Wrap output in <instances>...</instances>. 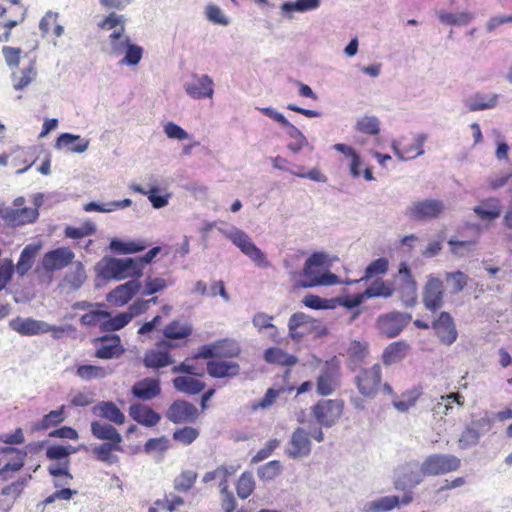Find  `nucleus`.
<instances>
[{
  "label": "nucleus",
  "instance_id": "f257e3e1",
  "mask_svg": "<svg viewBox=\"0 0 512 512\" xmlns=\"http://www.w3.org/2000/svg\"><path fill=\"white\" fill-rule=\"evenodd\" d=\"M325 258L320 253L312 254L305 262L296 286L301 288H311L316 286H329L338 283V277L325 270Z\"/></svg>",
  "mask_w": 512,
  "mask_h": 512
},
{
  "label": "nucleus",
  "instance_id": "f03ea898",
  "mask_svg": "<svg viewBox=\"0 0 512 512\" xmlns=\"http://www.w3.org/2000/svg\"><path fill=\"white\" fill-rule=\"evenodd\" d=\"M97 267L104 279L123 280L129 277L138 279L142 276L138 262L134 258L104 257Z\"/></svg>",
  "mask_w": 512,
  "mask_h": 512
},
{
  "label": "nucleus",
  "instance_id": "7ed1b4c3",
  "mask_svg": "<svg viewBox=\"0 0 512 512\" xmlns=\"http://www.w3.org/2000/svg\"><path fill=\"white\" fill-rule=\"evenodd\" d=\"M111 44V53L118 56L126 50L121 64L137 65L143 56V48L139 45L132 44L130 38L125 35V27L121 30H116L109 35Z\"/></svg>",
  "mask_w": 512,
  "mask_h": 512
},
{
  "label": "nucleus",
  "instance_id": "20e7f679",
  "mask_svg": "<svg viewBox=\"0 0 512 512\" xmlns=\"http://www.w3.org/2000/svg\"><path fill=\"white\" fill-rule=\"evenodd\" d=\"M179 344L169 341L160 340L155 344L154 348L145 351L143 356V365L148 369L159 370L168 367L174 363L171 350Z\"/></svg>",
  "mask_w": 512,
  "mask_h": 512
},
{
  "label": "nucleus",
  "instance_id": "39448f33",
  "mask_svg": "<svg viewBox=\"0 0 512 512\" xmlns=\"http://www.w3.org/2000/svg\"><path fill=\"white\" fill-rule=\"evenodd\" d=\"M461 461L452 454L436 453L425 458L421 465L424 476H438L459 469Z\"/></svg>",
  "mask_w": 512,
  "mask_h": 512
},
{
  "label": "nucleus",
  "instance_id": "423d86ee",
  "mask_svg": "<svg viewBox=\"0 0 512 512\" xmlns=\"http://www.w3.org/2000/svg\"><path fill=\"white\" fill-rule=\"evenodd\" d=\"M411 319V314L407 312L392 311L379 315L375 326L381 335L394 338L404 330Z\"/></svg>",
  "mask_w": 512,
  "mask_h": 512
},
{
  "label": "nucleus",
  "instance_id": "0eeeda50",
  "mask_svg": "<svg viewBox=\"0 0 512 512\" xmlns=\"http://www.w3.org/2000/svg\"><path fill=\"white\" fill-rule=\"evenodd\" d=\"M445 210V204L439 199H424L413 202L406 209V216L416 222L437 219Z\"/></svg>",
  "mask_w": 512,
  "mask_h": 512
},
{
  "label": "nucleus",
  "instance_id": "6e6552de",
  "mask_svg": "<svg viewBox=\"0 0 512 512\" xmlns=\"http://www.w3.org/2000/svg\"><path fill=\"white\" fill-rule=\"evenodd\" d=\"M382 368L379 364L361 369L355 377L359 393L366 398L376 396L381 388Z\"/></svg>",
  "mask_w": 512,
  "mask_h": 512
},
{
  "label": "nucleus",
  "instance_id": "1a4fd4ad",
  "mask_svg": "<svg viewBox=\"0 0 512 512\" xmlns=\"http://www.w3.org/2000/svg\"><path fill=\"white\" fill-rule=\"evenodd\" d=\"M381 389L384 395L391 397L394 408L400 413H405L414 407L418 399L423 395V386L420 384L405 390L399 396L394 392L389 383H384Z\"/></svg>",
  "mask_w": 512,
  "mask_h": 512
},
{
  "label": "nucleus",
  "instance_id": "9d476101",
  "mask_svg": "<svg viewBox=\"0 0 512 512\" xmlns=\"http://www.w3.org/2000/svg\"><path fill=\"white\" fill-rule=\"evenodd\" d=\"M445 295L444 282L439 277L429 275L423 287L422 300L425 308L431 312L443 306Z\"/></svg>",
  "mask_w": 512,
  "mask_h": 512
},
{
  "label": "nucleus",
  "instance_id": "9b49d317",
  "mask_svg": "<svg viewBox=\"0 0 512 512\" xmlns=\"http://www.w3.org/2000/svg\"><path fill=\"white\" fill-rule=\"evenodd\" d=\"M109 334L93 339L95 346V357L99 359L119 358L124 354L125 348L121 343V338L117 334L108 332Z\"/></svg>",
  "mask_w": 512,
  "mask_h": 512
},
{
  "label": "nucleus",
  "instance_id": "f8f14e48",
  "mask_svg": "<svg viewBox=\"0 0 512 512\" xmlns=\"http://www.w3.org/2000/svg\"><path fill=\"white\" fill-rule=\"evenodd\" d=\"M230 240L242 253L249 257L257 266L267 268L270 262L265 254L252 242L251 238L241 230H237L229 236Z\"/></svg>",
  "mask_w": 512,
  "mask_h": 512
},
{
  "label": "nucleus",
  "instance_id": "ddd939ff",
  "mask_svg": "<svg viewBox=\"0 0 512 512\" xmlns=\"http://www.w3.org/2000/svg\"><path fill=\"white\" fill-rule=\"evenodd\" d=\"M340 368L333 363H326L316 381V391L321 396L332 394L339 385Z\"/></svg>",
  "mask_w": 512,
  "mask_h": 512
},
{
  "label": "nucleus",
  "instance_id": "4468645a",
  "mask_svg": "<svg viewBox=\"0 0 512 512\" xmlns=\"http://www.w3.org/2000/svg\"><path fill=\"white\" fill-rule=\"evenodd\" d=\"M80 324L82 326H99L101 332H114L120 330L113 323L114 316L106 310H90L80 317Z\"/></svg>",
  "mask_w": 512,
  "mask_h": 512
},
{
  "label": "nucleus",
  "instance_id": "2eb2a0df",
  "mask_svg": "<svg viewBox=\"0 0 512 512\" xmlns=\"http://www.w3.org/2000/svg\"><path fill=\"white\" fill-rule=\"evenodd\" d=\"M490 425V418H479L471 421L459 438V446L462 449L475 446L479 442L481 435L490 429Z\"/></svg>",
  "mask_w": 512,
  "mask_h": 512
},
{
  "label": "nucleus",
  "instance_id": "dca6fc26",
  "mask_svg": "<svg viewBox=\"0 0 512 512\" xmlns=\"http://www.w3.org/2000/svg\"><path fill=\"white\" fill-rule=\"evenodd\" d=\"M315 320L303 312L291 315L288 321L289 336L295 341H301L315 329Z\"/></svg>",
  "mask_w": 512,
  "mask_h": 512
},
{
  "label": "nucleus",
  "instance_id": "f3484780",
  "mask_svg": "<svg viewBox=\"0 0 512 512\" xmlns=\"http://www.w3.org/2000/svg\"><path fill=\"white\" fill-rule=\"evenodd\" d=\"M312 444L306 433V428L298 427L292 433L289 447L285 450L291 459L307 457L311 453Z\"/></svg>",
  "mask_w": 512,
  "mask_h": 512
},
{
  "label": "nucleus",
  "instance_id": "a211bd4d",
  "mask_svg": "<svg viewBox=\"0 0 512 512\" xmlns=\"http://www.w3.org/2000/svg\"><path fill=\"white\" fill-rule=\"evenodd\" d=\"M440 342L451 345L457 339V330L451 315L448 312H441L438 318L432 323Z\"/></svg>",
  "mask_w": 512,
  "mask_h": 512
},
{
  "label": "nucleus",
  "instance_id": "6ab92c4d",
  "mask_svg": "<svg viewBox=\"0 0 512 512\" xmlns=\"http://www.w3.org/2000/svg\"><path fill=\"white\" fill-rule=\"evenodd\" d=\"M74 257V253L69 248L60 247L47 252L43 257L42 265L46 271L61 270L69 265Z\"/></svg>",
  "mask_w": 512,
  "mask_h": 512
},
{
  "label": "nucleus",
  "instance_id": "aec40b11",
  "mask_svg": "<svg viewBox=\"0 0 512 512\" xmlns=\"http://www.w3.org/2000/svg\"><path fill=\"white\" fill-rule=\"evenodd\" d=\"M185 91L194 99L212 98L214 82L208 75L194 74L192 80L185 84Z\"/></svg>",
  "mask_w": 512,
  "mask_h": 512
},
{
  "label": "nucleus",
  "instance_id": "412c9836",
  "mask_svg": "<svg viewBox=\"0 0 512 512\" xmlns=\"http://www.w3.org/2000/svg\"><path fill=\"white\" fill-rule=\"evenodd\" d=\"M392 148L395 155L403 161L415 159L424 153L423 139L421 137L403 138L398 142H394Z\"/></svg>",
  "mask_w": 512,
  "mask_h": 512
},
{
  "label": "nucleus",
  "instance_id": "4be33fe9",
  "mask_svg": "<svg viewBox=\"0 0 512 512\" xmlns=\"http://www.w3.org/2000/svg\"><path fill=\"white\" fill-rule=\"evenodd\" d=\"M141 284L137 280H130L115 287L108 295L107 301L116 307L126 305L139 291Z\"/></svg>",
  "mask_w": 512,
  "mask_h": 512
},
{
  "label": "nucleus",
  "instance_id": "5701e85b",
  "mask_svg": "<svg viewBox=\"0 0 512 512\" xmlns=\"http://www.w3.org/2000/svg\"><path fill=\"white\" fill-rule=\"evenodd\" d=\"M122 442H103L100 445L93 447L92 453L97 461L103 462L107 465L117 464L119 457L113 452H124L121 445Z\"/></svg>",
  "mask_w": 512,
  "mask_h": 512
},
{
  "label": "nucleus",
  "instance_id": "b1692460",
  "mask_svg": "<svg viewBox=\"0 0 512 512\" xmlns=\"http://www.w3.org/2000/svg\"><path fill=\"white\" fill-rule=\"evenodd\" d=\"M131 392L138 399L151 400L160 394V382L158 379L144 378L132 386Z\"/></svg>",
  "mask_w": 512,
  "mask_h": 512
},
{
  "label": "nucleus",
  "instance_id": "393cba45",
  "mask_svg": "<svg viewBox=\"0 0 512 512\" xmlns=\"http://www.w3.org/2000/svg\"><path fill=\"white\" fill-rule=\"evenodd\" d=\"M91 434L104 442H122V435L110 423L94 420L91 422Z\"/></svg>",
  "mask_w": 512,
  "mask_h": 512
},
{
  "label": "nucleus",
  "instance_id": "a878e982",
  "mask_svg": "<svg viewBox=\"0 0 512 512\" xmlns=\"http://www.w3.org/2000/svg\"><path fill=\"white\" fill-rule=\"evenodd\" d=\"M193 327L188 323H183L179 320H173L167 324L163 329L164 340L174 342V340H183L186 344L187 339L192 335Z\"/></svg>",
  "mask_w": 512,
  "mask_h": 512
},
{
  "label": "nucleus",
  "instance_id": "bb28decb",
  "mask_svg": "<svg viewBox=\"0 0 512 512\" xmlns=\"http://www.w3.org/2000/svg\"><path fill=\"white\" fill-rule=\"evenodd\" d=\"M410 350V345L401 340L389 344L382 353V362L390 366L402 361Z\"/></svg>",
  "mask_w": 512,
  "mask_h": 512
},
{
  "label": "nucleus",
  "instance_id": "cd10ccee",
  "mask_svg": "<svg viewBox=\"0 0 512 512\" xmlns=\"http://www.w3.org/2000/svg\"><path fill=\"white\" fill-rule=\"evenodd\" d=\"M10 327L12 330L16 331L20 335L32 336L44 334V322L27 318H16L10 322Z\"/></svg>",
  "mask_w": 512,
  "mask_h": 512
},
{
  "label": "nucleus",
  "instance_id": "c85d7f7f",
  "mask_svg": "<svg viewBox=\"0 0 512 512\" xmlns=\"http://www.w3.org/2000/svg\"><path fill=\"white\" fill-rule=\"evenodd\" d=\"M207 371L211 377L224 378L237 375L240 367L238 363L233 361H209Z\"/></svg>",
  "mask_w": 512,
  "mask_h": 512
},
{
  "label": "nucleus",
  "instance_id": "c756f323",
  "mask_svg": "<svg viewBox=\"0 0 512 512\" xmlns=\"http://www.w3.org/2000/svg\"><path fill=\"white\" fill-rule=\"evenodd\" d=\"M147 310L148 302H145L143 299H138L129 306L127 312L116 314L114 316L113 323L116 327H120V329H122L127 326L134 317L146 312Z\"/></svg>",
  "mask_w": 512,
  "mask_h": 512
},
{
  "label": "nucleus",
  "instance_id": "7c9ffc66",
  "mask_svg": "<svg viewBox=\"0 0 512 512\" xmlns=\"http://www.w3.org/2000/svg\"><path fill=\"white\" fill-rule=\"evenodd\" d=\"M37 75L35 61H30L29 64L21 69H17L12 73V82L15 90H22L26 88Z\"/></svg>",
  "mask_w": 512,
  "mask_h": 512
},
{
  "label": "nucleus",
  "instance_id": "2f4dec72",
  "mask_svg": "<svg viewBox=\"0 0 512 512\" xmlns=\"http://www.w3.org/2000/svg\"><path fill=\"white\" fill-rule=\"evenodd\" d=\"M400 507V497L397 495L382 496L365 503V512H388Z\"/></svg>",
  "mask_w": 512,
  "mask_h": 512
},
{
  "label": "nucleus",
  "instance_id": "473e14b6",
  "mask_svg": "<svg viewBox=\"0 0 512 512\" xmlns=\"http://www.w3.org/2000/svg\"><path fill=\"white\" fill-rule=\"evenodd\" d=\"M474 213L484 221H492L501 215L500 201L497 198H488L482 205L473 208Z\"/></svg>",
  "mask_w": 512,
  "mask_h": 512
},
{
  "label": "nucleus",
  "instance_id": "72a5a7b5",
  "mask_svg": "<svg viewBox=\"0 0 512 512\" xmlns=\"http://www.w3.org/2000/svg\"><path fill=\"white\" fill-rule=\"evenodd\" d=\"M294 389L295 387L289 384L282 386L279 389L269 388L260 400L254 401L251 404V408L253 411L258 409H268L275 404L281 393H291Z\"/></svg>",
  "mask_w": 512,
  "mask_h": 512
},
{
  "label": "nucleus",
  "instance_id": "f704fd0d",
  "mask_svg": "<svg viewBox=\"0 0 512 512\" xmlns=\"http://www.w3.org/2000/svg\"><path fill=\"white\" fill-rule=\"evenodd\" d=\"M264 359L267 363L291 367L298 362V358L288 354L278 347H270L264 351Z\"/></svg>",
  "mask_w": 512,
  "mask_h": 512
},
{
  "label": "nucleus",
  "instance_id": "c9c22d12",
  "mask_svg": "<svg viewBox=\"0 0 512 512\" xmlns=\"http://www.w3.org/2000/svg\"><path fill=\"white\" fill-rule=\"evenodd\" d=\"M464 404V397L459 393H451L449 395L441 396L437 404L434 406L433 411L435 414L448 415L454 413V407H462Z\"/></svg>",
  "mask_w": 512,
  "mask_h": 512
},
{
  "label": "nucleus",
  "instance_id": "e433bc0d",
  "mask_svg": "<svg viewBox=\"0 0 512 512\" xmlns=\"http://www.w3.org/2000/svg\"><path fill=\"white\" fill-rule=\"evenodd\" d=\"M344 401L327 399L319 401L313 408L314 416H340L343 413Z\"/></svg>",
  "mask_w": 512,
  "mask_h": 512
},
{
  "label": "nucleus",
  "instance_id": "4c0bfd02",
  "mask_svg": "<svg viewBox=\"0 0 512 512\" xmlns=\"http://www.w3.org/2000/svg\"><path fill=\"white\" fill-rule=\"evenodd\" d=\"M37 217L38 211L30 207L13 209L6 215V219L13 226L32 223L37 219Z\"/></svg>",
  "mask_w": 512,
  "mask_h": 512
},
{
  "label": "nucleus",
  "instance_id": "58836bf2",
  "mask_svg": "<svg viewBox=\"0 0 512 512\" xmlns=\"http://www.w3.org/2000/svg\"><path fill=\"white\" fill-rule=\"evenodd\" d=\"M173 384L178 391L191 395L198 394L205 388L203 381L192 376H178L173 380Z\"/></svg>",
  "mask_w": 512,
  "mask_h": 512
},
{
  "label": "nucleus",
  "instance_id": "ea45409f",
  "mask_svg": "<svg viewBox=\"0 0 512 512\" xmlns=\"http://www.w3.org/2000/svg\"><path fill=\"white\" fill-rule=\"evenodd\" d=\"M394 287L391 282L384 281L381 278L374 280L369 287H367L363 293L366 299L370 298H389L394 293Z\"/></svg>",
  "mask_w": 512,
  "mask_h": 512
},
{
  "label": "nucleus",
  "instance_id": "a19ab883",
  "mask_svg": "<svg viewBox=\"0 0 512 512\" xmlns=\"http://www.w3.org/2000/svg\"><path fill=\"white\" fill-rule=\"evenodd\" d=\"M149 246L146 240H131L121 241L113 239L110 243V247L113 251L119 254H132L145 250Z\"/></svg>",
  "mask_w": 512,
  "mask_h": 512
},
{
  "label": "nucleus",
  "instance_id": "79ce46f5",
  "mask_svg": "<svg viewBox=\"0 0 512 512\" xmlns=\"http://www.w3.org/2000/svg\"><path fill=\"white\" fill-rule=\"evenodd\" d=\"M39 28L43 35H53L54 37H61L64 33V28L58 23V14L51 11L47 12L39 23Z\"/></svg>",
  "mask_w": 512,
  "mask_h": 512
},
{
  "label": "nucleus",
  "instance_id": "37998d69",
  "mask_svg": "<svg viewBox=\"0 0 512 512\" xmlns=\"http://www.w3.org/2000/svg\"><path fill=\"white\" fill-rule=\"evenodd\" d=\"M88 144L80 142V136L70 133L61 134L55 143L57 149H67L70 152L82 153L87 149Z\"/></svg>",
  "mask_w": 512,
  "mask_h": 512
},
{
  "label": "nucleus",
  "instance_id": "c03bdc74",
  "mask_svg": "<svg viewBox=\"0 0 512 512\" xmlns=\"http://www.w3.org/2000/svg\"><path fill=\"white\" fill-rule=\"evenodd\" d=\"M273 320L274 317L272 315H268L264 312H258L253 316L252 324L258 330V332H261L264 329H269V335L271 339L275 341L279 338V331L273 324Z\"/></svg>",
  "mask_w": 512,
  "mask_h": 512
},
{
  "label": "nucleus",
  "instance_id": "a18cd8bd",
  "mask_svg": "<svg viewBox=\"0 0 512 512\" xmlns=\"http://www.w3.org/2000/svg\"><path fill=\"white\" fill-rule=\"evenodd\" d=\"M38 249L39 247L36 245H27L22 250L16 264V271L19 275H25L32 268Z\"/></svg>",
  "mask_w": 512,
  "mask_h": 512
},
{
  "label": "nucleus",
  "instance_id": "49530a36",
  "mask_svg": "<svg viewBox=\"0 0 512 512\" xmlns=\"http://www.w3.org/2000/svg\"><path fill=\"white\" fill-rule=\"evenodd\" d=\"M422 471H409L403 473V475L397 477L394 481L396 490L405 491L412 489L419 485L423 481Z\"/></svg>",
  "mask_w": 512,
  "mask_h": 512
},
{
  "label": "nucleus",
  "instance_id": "de8ad7c7",
  "mask_svg": "<svg viewBox=\"0 0 512 512\" xmlns=\"http://www.w3.org/2000/svg\"><path fill=\"white\" fill-rule=\"evenodd\" d=\"M498 102V95L492 94L485 97L481 94H476L474 98L466 102V106L470 111H479L494 108Z\"/></svg>",
  "mask_w": 512,
  "mask_h": 512
},
{
  "label": "nucleus",
  "instance_id": "09e8293b",
  "mask_svg": "<svg viewBox=\"0 0 512 512\" xmlns=\"http://www.w3.org/2000/svg\"><path fill=\"white\" fill-rule=\"evenodd\" d=\"M282 471V464L279 460H272L258 467L257 476L263 482L274 480Z\"/></svg>",
  "mask_w": 512,
  "mask_h": 512
},
{
  "label": "nucleus",
  "instance_id": "8fccbe9b",
  "mask_svg": "<svg viewBox=\"0 0 512 512\" xmlns=\"http://www.w3.org/2000/svg\"><path fill=\"white\" fill-rule=\"evenodd\" d=\"M254 489L255 481L252 472H243L236 485L237 495L241 499H247L253 493Z\"/></svg>",
  "mask_w": 512,
  "mask_h": 512
},
{
  "label": "nucleus",
  "instance_id": "3c124183",
  "mask_svg": "<svg viewBox=\"0 0 512 512\" xmlns=\"http://www.w3.org/2000/svg\"><path fill=\"white\" fill-rule=\"evenodd\" d=\"M355 128L362 134L375 136L380 132V121L375 116H363L357 121Z\"/></svg>",
  "mask_w": 512,
  "mask_h": 512
},
{
  "label": "nucleus",
  "instance_id": "603ef678",
  "mask_svg": "<svg viewBox=\"0 0 512 512\" xmlns=\"http://www.w3.org/2000/svg\"><path fill=\"white\" fill-rule=\"evenodd\" d=\"M320 6V0H296L295 2H285L281 9L283 12H306L315 10Z\"/></svg>",
  "mask_w": 512,
  "mask_h": 512
},
{
  "label": "nucleus",
  "instance_id": "864d4df0",
  "mask_svg": "<svg viewBox=\"0 0 512 512\" xmlns=\"http://www.w3.org/2000/svg\"><path fill=\"white\" fill-rule=\"evenodd\" d=\"M169 448L170 440L166 436H161L157 438H149L143 446V451L147 455H152L153 453L163 455Z\"/></svg>",
  "mask_w": 512,
  "mask_h": 512
},
{
  "label": "nucleus",
  "instance_id": "5fc2aeb1",
  "mask_svg": "<svg viewBox=\"0 0 512 512\" xmlns=\"http://www.w3.org/2000/svg\"><path fill=\"white\" fill-rule=\"evenodd\" d=\"M32 479L31 474L24 475L22 477H19L17 480L13 481L9 485L5 486L1 490V495L3 496H9L13 495L14 499L19 498L25 487L29 484L30 480Z\"/></svg>",
  "mask_w": 512,
  "mask_h": 512
},
{
  "label": "nucleus",
  "instance_id": "6e6d98bb",
  "mask_svg": "<svg viewBox=\"0 0 512 512\" xmlns=\"http://www.w3.org/2000/svg\"><path fill=\"white\" fill-rule=\"evenodd\" d=\"M388 266V260L384 257L372 261L365 269V273L360 281H367L375 276L386 274L388 271Z\"/></svg>",
  "mask_w": 512,
  "mask_h": 512
},
{
  "label": "nucleus",
  "instance_id": "4d7b16f0",
  "mask_svg": "<svg viewBox=\"0 0 512 512\" xmlns=\"http://www.w3.org/2000/svg\"><path fill=\"white\" fill-rule=\"evenodd\" d=\"M216 351L218 358H233L240 353L238 344L229 339H223L216 342Z\"/></svg>",
  "mask_w": 512,
  "mask_h": 512
},
{
  "label": "nucleus",
  "instance_id": "13d9d810",
  "mask_svg": "<svg viewBox=\"0 0 512 512\" xmlns=\"http://www.w3.org/2000/svg\"><path fill=\"white\" fill-rule=\"evenodd\" d=\"M445 279L451 285L452 293L458 294L467 286L469 277L464 272L458 270L455 272H446Z\"/></svg>",
  "mask_w": 512,
  "mask_h": 512
},
{
  "label": "nucleus",
  "instance_id": "bf43d9fd",
  "mask_svg": "<svg viewBox=\"0 0 512 512\" xmlns=\"http://www.w3.org/2000/svg\"><path fill=\"white\" fill-rule=\"evenodd\" d=\"M199 436V430L191 426L178 428L173 432V440L183 445L192 444Z\"/></svg>",
  "mask_w": 512,
  "mask_h": 512
},
{
  "label": "nucleus",
  "instance_id": "052dcab7",
  "mask_svg": "<svg viewBox=\"0 0 512 512\" xmlns=\"http://www.w3.org/2000/svg\"><path fill=\"white\" fill-rule=\"evenodd\" d=\"M133 191L138 192L143 195H147L148 199L152 203V206L154 208H162L168 204V197L167 196H159L157 195L158 188L152 187L150 190L146 191L141 185H133L132 186Z\"/></svg>",
  "mask_w": 512,
  "mask_h": 512
},
{
  "label": "nucleus",
  "instance_id": "680f3d73",
  "mask_svg": "<svg viewBox=\"0 0 512 512\" xmlns=\"http://www.w3.org/2000/svg\"><path fill=\"white\" fill-rule=\"evenodd\" d=\"M439 19L442 23L448 25H467L472 20V14L469 12L460 13H439Z\"/></svg>",
  "mask_w": 512,
  "mask_h": 512
},
{
  "label": "nucleus",
  "instance_id": "e2e57ef3",
  "mask_svg": "<svg viewBox=\"0 0 512 512\" xmlns=\"http://www.w3.org/2000/svg\"><path fill=\"white\" fill-rule=\"evenodd\" d=\"M76 374L84 380H91L97 378H104L106 376V371L101 366L96 365H80L76 370Z\"/></svg>",
  "mask_w": 512,
  "mask_h": 512
},
{
  "label": "nucleus",
  "instance_id": "0e129e2a",
  "mask_svg": "<svg viewBox=\"0 0 512 512\" xmlns=\"http://www.w3.org/2000/svg\"><path fill=\"white\" fill-rule=\"evenodd\" d=\"M96 232V227L92 222H85L80 227L67 226L65 228V236L67 238L79 239L90 236Z\"/></svg>",
  "mask_w": 512,
  "mask_h": 512
},
{
  "label": "nucleus",
  "instance_id": "69168bd1",
  "mask_svg": "<svg viewBox=\"0 0 512 512\" xmlns=\"http://www.w3.org/2000/svg\"><path fill=\"white\" fill-rule=\"evenodd\" d=\"M197 479V473L191 470L183 471L180 476L175 479L174 488L179 492H187L194 485Z\"/></svg>",
  "mask_w": 512,
  "mask_h": 512
},
{
  "label": "nucleus",
  "instance_id": "338daca9",
  "mask_svg": "<svg viewBox=\"0 0 512 512\" xmlns=\"http://www.w3.org/2000/svg\"><path fill=\"white\" fill-rule=\"evenodd\" d=\"M401 300L407 307H412L417 301V284L415 280H409L400 288Z\"/></svg>",
  "mask_w": 512,
  "mask_h": 512
},
{
  "label": "nucleus",
  "instance_id": "774afa93",
  "mask_svg": "<svg viewBox=\"0 0 512 512\" xmlns=\"http://www.w3.org/2000/svg\"><path fill=\"white\" fill-rule=\"evenodd\" d=\"M279 444L280 441L276 438L267 441L265 446L258 450L257 453L252 457L251 464H256L269 458L275 449L279 446Z\"/></svg>",
  "mask_w": 512,
  "mask_h": 512
}]
</instances>
